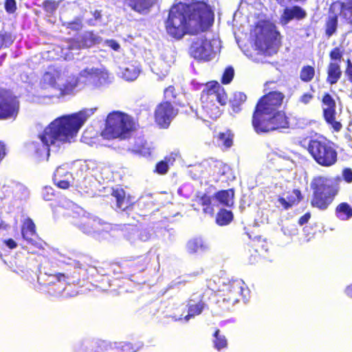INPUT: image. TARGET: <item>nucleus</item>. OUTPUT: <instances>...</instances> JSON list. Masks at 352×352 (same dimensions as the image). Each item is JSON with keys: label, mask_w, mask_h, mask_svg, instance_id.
Segmentation results:
<instances>
[{"label": "nucleus", "mask_w": 352, "mask_h": 352, "mask_svg": "<svg viewBox=\"0 0 352 352\" xmlns=\"http://www.w3.org/2000/svg\"><path fill=\"white\" fill-rule=\"evenodd\" d=\"M315 74V68L311 65H307L302 67L299 78L303 82H309L314 78Z\"/></svg>", "instance_id": "cd10ccee"}, {"label": "nucleus", "mask_w": 352, "mask_h": 352, "mask_svg": "<svg viewBox=\"0 0 352 352\" xmlns=\"http://www.w3.org/2000/svg\"><path fill=\"white\" fill-rule=\"evenodd\" d=\"M275 83H276V82L274 80L267 81L265 83V87L266 89H270L273 88L272 87H270V85L275 84Z\"/></svg>", "instance_id": "052dcab7"}, {"label": "nucleus", "mask_w": 352, "mask_h": 352, "mask_svg": "<svg viewBox=\"0 0 352 352\" xmlns=\"http://www.w3.org/2000/svg\"><path fill=\"white\" fill-rule=\"evenodd\" d=\"M219 165L220 168H222L223 169L228 168L227 166L223 163H219Z\"/></svg>", "instance_id": "69168bd1"}, {"label": "nucleus", "mask_w": 352, "mask_h": 352, "mask_svg": "<svg viewBox=\"0 0 352 352\" xmlns=\"http://www.w3.org/2000/svg\"><path fill=\"white\" fill-rule=\"evenodd\" d=\"M274 38L276 39L277 36H280V33L277 30L274 31Z\"/></svg>", "instance_id": "0e129e2a"}, {"label": "nucleus", "mask_w": 352, "mask_h": 352, "mask_svg": "<svg viewBox=\"0 0 352 352\" xmlns=\"http://www.w3.org/2000/svg\"><path fill=\"white\" fill-rule=\"evenodd\" d=\"M343 56V50L340 47H333L329 52V58L333 63L340 64Z\"/></svg>", "instance_id": "72a5a7b5"}, {"label": "nucleus", "mask_w": 352, "mask_h": 352, "mask_svg": "<svg viewBox=\"0 0 352 352\" xmlns=\"http://www.w3.org/2000/svg\"><path fill=\"white\" fill-rule=\"evenodd\" d=\"M218 139L226 148H230L233 143V135L230 131L220 132Z\"/></svg>", "instance_id": "2f4dec72"}, {"label": "nucleus", "mask_w": 352, "mask_h": 352, "mask_svg": "<svg viewBox=\"0 0 352 352\" xmlns=\"http://www.w3.org/2000/svg\"><path fill=\"white\" fill-rule=\"evenodd\" d=\"M76 272H74L73 275H71L68 273L63 274V273H56L54 276H56L58 281H64L67 283L68 284L71 283H76L79 284L80 282V280L79 277H76L75 276Z\"/></svg>", "instance_id": "c756f323"}, {"label": "nucleus", "mask_w": 352, "mask_h": 352, "mask_svg": "<svg viewBox=\"0 0 352 352\" xmlns=\"http://www.w3.org/2000/svg\"><path fill=\"white\" fill-rule=\"evenodd\" d=\"M213 336L214 337V340H213L214 346L217 350L220 351L228 346L227 339L225 336L220 335V330L219 329L214 331Z\"/></svg>", "instance_id": "c85d7f7f"}, {"label": "nucleus", "mask_w": 352, "mask_h": 352, "mask_svg": "<svg viewBox=\"0 0 352 352\" xmlns=\"http://www.w3.org/2000/svg\"><path fill=\"white\" fill-rule=\"evenodd\" d=\"M42 197L46 201H52L56 197L54 189L50 186H45L42 190Z\"/></svg>", "instance_id": "c9c22d12"}, {"label": "nucleus", "mask_w": 352, "mask_h": 352, "mask_svg": "<svg viewBox=\"0 0 352 352\" xmlns=\"http://www.w3.org/2000/svg\"><path fill=\"white\" fill-rule=\"evenodd\" d=\"M336 214L341 220H349L352 217V208L346 202L338 204L335 210Z\"/></svg>", "instance_id": "5701e85b"}, {"label": "nucleus", "mask_w": 352, "mask_h": 352, "mask_svg": "<svg viewBox=\"0 0 352 352\" xmlns=\"http://www.w3.org/2000/svg\"><path fill=\"white\" fill-rule=\"evenodd\" d=\"M307 150L316 163L322 167H331L338 162L334 144L326 138L311 139Z\"/></svg>", "instance_id": "0eeeda50"}, {"label": "nucleus", "mask_w": 352, "mask_h": 352, "mask_svg": "<svg viewBox=\"0 0 352 352\" xmlns=\"http://www.w3.org/2000/svg\"><path fill=\"white\" fill-rule=\"evenodd\" d=\"M85 120L86 118L81 111L58 118L39 135L42 144L31 141L26 144V149L37 156H41L43 152H47L49 155L51 145L56 142H69L76 135Z\"/></svg>", "instance_id": "7ed1b4c3"}, {"label": "nucleus", "mask_w": 352, "mask_h": 352, "mask_svg": "<svg viewBox=\"0 0 352 352\" xmlns=\"http://www.w3.org/2000/svg\"><path fill=\"white\" fill-rule=\"evenodd\" d=\"M213 22L214 12L206 3L179 2L169 10L164 25L171 38L180 40L186 34L195 35L207 31Z\"/></svg>", "instance_id": "f257e3e1"}, {"label": "nucleus", "mask_w": 352, "mask_h": 352, "mask_svg": "<svg viewBox=\"0 0 352 352\" xmlns=\"http://www.w3.org/2000/svg\"><path fill=\"white\" fill-rule=\"evenodd\" d=\"M284 99L283 92L271 91L258 100L252 116V125L257 134L289 128V118L285 111L280 110Z\"/></svg>", "instance_id": "f03ea898"}, {"label": "nucleus", "mask_w": 352, "mask_h": 352, "mask_svg": "<svg viewBox=\"0 0 352 352\" xmlns=\"http://www.w3.org/2000/svg\"><path fill=\"white\" fill-rule=\"evenodd\" d=\"M58 3L54 1L46 0L43 3V8L47 12L52 14L56 10Z\"/></svg>", "instance_id": "58836bf2"}, {"label": "nucleus", "mask_w": 352, "mask_h": 352, "mask_svg": "<svg viewBox=\"0 0 352 352\" xmlns=\"http://www.w3.org/2000/svg\"><path fill=\"white\" fill-rule=\"evenodd\" d=\"M67 27L71 30H76L80 28V24L75 21H72L67 23Z\"/></svg>", "instance_id": "5fc2aeb1"}, {"label": "nucleus", "mask_w": 352, "mask_h": 352, "mask_svg": "<svg viewBox=\"0 0 352 352\" xmlns=\"http://www.w3.org/2000/svg\"><path fill=\"white\" fill-rule=\"evenodd\" d=\"M6 11L9 14H13L16 10V3L15 0H6L4 3Z\"/></svg>", "instance_id": "a19ab883"}, {"label": "nucleus", "mask_w": 352, "mask_h": 352, "mask_svg": "<svg viewBox=\"0 0 352 352\" xmlns=\"http://www.w3.org/2000/svg\"><path fill=\"white\" fill-rule=\"evenodd\" d=\"M322 117L326 124L333 132H340L342 124L336 118V102L329 92H324L321 98Z\"/></svg>", "instance_id": "9d476101"}, {"label": "nucleus", "mask_w": 352, "mask_h": 352, "mask_svg": "<svg viewBox=\"0 0 352 352\" xmlns=\"http://www.w3.org/2000/svg\"><path fill=\"white\" fill-rule=\"evenodd\" d=\"M3 243L8 247L10 249H14L16 248L17 244L12 239H8L3 241Z\"/></svg>", "instance_id": "864d4df0"}, {"label": "nucleus", "mask_w": 352, "mask_h": 352, "mask_svg": "<svg viewBox=\"0 0 352 352\" xmlns=\"http://www.w3.org/2000/svg\"><path fill=\"white\" fill-rule=\"evenodd\" d=\"M247 288L243 282L234 280L229 284L223 294V301L234 304L240 300V298H245Z\"/></svg>", "instance_id": "ddd939ff"}, {"label": "nucleus", "mask_w": 352, "mask_h": 352, "mask_svg": "<svg viewBox=\"0 0 352 352\" xmlns=\"http://www.w3.org/2000/svg\"><path fill=\"white\" fill-rule=\"evenodd\" d=\"M135 350L132 344L124 343L122 345L116 348L115 352H135Z\"/></svg>", "instance_id": "37998d69"}, {"label": "nucleus", "mask_w": 352, "mask_h": 352, "mask_svg": "<svg viewBox=\"0 0 352 352\" xmlns=\"http://www.w3.org/2000/svg\"><path fill=\"white\" fill-rule=\"evenodd\" d=\"M314 99V95L311 93L302 94L298 99V102L303 104H308Z\"/></svg>", "instance_id": "c03bdc74"}, {"label": "nucleus", "mask_w": 352, "mask_h": 352, "mask_svg": "<svg viewBox=\"0 0 352 352\" xmlns=\"http://www.w3.org/2000/svg\"><path fill=\"white\" fill-rule=\"evenodd\" d=\"M77 38H69L68 42L69 43V50H78L79 48H77L74 46L77 45Z\"/></svg>", "instance_id": "4d7b16f0"}, {"label": "nucleus", "mask_w": 352, "mask_h": 352, "mask_svg": "<svg viewBox=\"0 0 352 352\" xmlns=\"http://www.w3.org/2000/svg\"><path fill=\"white\" fill-rule=\"evenodd\" d=\"M129 72V68H126L124 72V76L127 80H133L138 76V73L135 71H133V72L131 74H130Z\"/></svg>", "instance_id": "de8ad7c7"}, {"label": "nucleus", "mask_w": 352, "mask_h": 352, "mask_svg": "<svg viewBox=\"0 0 352 352\" xmlns=\"http://www.w3.org/2000/svg\"><path fill=\"white\" fill-rule=\"evenodd\" d=\"M234 76V70L232 66L227 67L221 78V82L223 85H228L230 83Z\"/></svg>", "instance_id": "473e14b6"}, {"label": "nucleus", "mask_w": 352, "mask_h": 352, "mask_svg": "<svg viewBox=\"0 0 352 352\" xmlns=\"http://www.w3.org/2000/svg\"><path fill=\"white\" fill-rule=\"evenodd\" d=\"M338 25V16L336 14H329L325 21V35L329 38L334 34Z\"/></svg>", "instance_id": "4be33fe9"}, {"label": "nucleus", "mask_w": 352, "mask_h": 352, "mask_svg": "<svg viewBox=\"0 0 352 352\" xmlns=\"http://www.w3.org/2000/svg\"><path fill=\"white\" fill-rule=\"evenodd\" d=\"M256 44L258 47L263 51H267L270 47V44L267 36H264L263 41L260 38H257L256 40Z\"/></svg>", "instance_id": "ea45409f"}, {"label": "nucleus", "mask_w": 352, "mask_h": 352, "mask_svg": "<svg viewBox=\"0 0 352 352\" xmlns=\"http://www.w3.org/2000/svg\"><path fill=\"white\" fill-rule=\"evenodd\" d=\"M179 110L168 100L160 102L154 111V120L160 129H168Z\"/></svg>", "instance_id": "9b49d317"}, {"label": "nucleus", "mask_w": 352, "mask_h": 352, "mask_svg": "<svg viewBox=\"0 0 352 352\" xmlns=\"http://www.w3.org/2000/svg\"><path fill=\"white\" fill-rule=\"evenodd\" d=\"M186 248L190 254H195L204 249L201 241L197 239L190 240L187 243Z\"/></svg>", "instance_id": "7c9ffc66"}, {"label": "nucleus", "mask_w": 352, "mask_h": 352, "mask_svg": "<svg viewBox=\"0 0 352 352\" xmlns=\"http://www.w3.org/2000/svg\"><path fill=\"white\" fill-rule=\"evenodd\" d=\"M341 8L342 10H346L352 13V0H345L344 2L342 3Z\"/></svg>", "instance_id": "3c124183"}, {"label": "nucleus", "mask_w": 352, "mask_h": 352, "mask_svg": "<svg viewBox=\"0 0 352 352\" xmlns=\"http://www.w3.org/2000/svg\"><path fill=\"white\" fill-rule=\"evenodd\" d=\"M93 15L96 19H100L101 17L100 11L95 10Z\"/></svg>", "instance_id": "680f3d73"}, {"label": "nucleus", "mask_w": 352, "mask_h": 352, "mask_svg": "<svg viewBox=\"0 0 352 352\" xmlns=\"http://www.w3.org/2000/svg\"><path fill=\"white\" fill-rule=\"evenodd\" d=\"M21 234L23 238L28 244L38 248V250L44 249V243L43 241H36L38 238L36 234V226L31 219H27L21 227Z\"/></svg>", "instance_id": "4468645a"}, {"label": "nucleus", "mask_w": 352, "mask_h": 352, "mask_svg": "<svg viewBox=\"0 0 352 352\" xmlns=\"http://www.w3.org/2000/svg\"><path fill=\"white\" fill-rule=\"evenodd\" d=\"M250 245L253 251L256 252L259 256L267 252L270 248V243L266 239L262 238L261 236H256L252 239Z\"/></svg>", "instance_id": "aec40b11"}, {"label": "nucleus", "mask_w": 352, "mask_h": 352, "mask_svg": "<svg viewBox=\"0 0 352 352\" xmlns=\"http://www.w3.org/2000/svg\"><path fill=\"white\" fill-rule=\"evenodd\" d=\"M6 155V146L5 144L0 142V162L3 160V158Z\"/></svg>", "instance_id": "13d9d810"}, {"label": "nucleus", "mask_w": 352, "mask_h": 352, "mask_svg": "<svg viewBox=\"0 0 352 352\" xmlns=\"http://www.w3.org/2000/svg\"><path fill=\"white\" fill-rule=\"evenodd\" d=\"M138 259L139 261L137 262L136 264L141 263V265L139 266V270L143 271L146 267V265H148L147 258L146 256H139L138 258Z\"/></svg>", "instance_id": "09e8293b"}, {"label": "nucleus", "mask_w": 352, "mask_h": 352, "mask_svg": "<svg viewBox=\"0 0 352 352\" xmlns=\"http://www.w3.org/2000/svg\"><path fill=\"white\" fill-rule=\"evenodd\" d=\"M9 38V36L6 33L0 32V50L4 47H7V40Z\"/></svg>", "instance_id": "8fccbe9b"}, {"label": "nucleus", "mask_w": 352, "mask_h": 352, "mask_svg": "<svg viewBox=\"0 0 352 352\" xmlns=\"http://www.w3.org/2000/svg\"><path fill=\"white\" fill-rule=\"evenodd\" d=\"M306 16L307 12L304 9L298 6H294L284 9L280 20L282 24L286 25L293 19L302 20Z\"/></svg>", "instance_id": "dca6fc26"}, {"label": "nucleus", "mask_w": 352, "mask_h": 352, "mask_svg": "<svg viewBox=\"0 0 352 352\" xmlns=\"http://www.w3.org/2000/svg\"><path fill=\"white\" fill-rule=\"evenodd\" d=\"M112 266L113 267L114 271L116 270L117 267H121L123 270V271H122L123 273L128 272L126 270V268L128 266L127 265L123 266V264L121 263L120 262H115L113 263Z\"/></svg>", "instance_id": "6e6d98bb"}, {"label": "nucleus", "mask_w": 352, "mask_h": 352, "mask_svg": "<svg viewBox=\"0 0 352 352\" xmlns=\"http://www.w3.org/2000/svg\"><path fill=\"white\" fill-rule=\"evenodd\" d=\"M177 96L175 87L170 85L164 90V98L165 100L170 101L171 98H175Z\"/></svg>", "instance_id": "4c0bfd02"}, {"label": "nucleus", "mask_w": 352, "mask_h": 352, "mask_svg": "<svg viewBox=\"0 0 352 352\" xmlns=\"http://www.w3.org/2000/svg\"><path fill=\"white\" fill-rule=\"evenodd\" d=\"M111 195L114 199V210L118 212L129 213L134 208L135 201L122 188H113Z\"/></svg>", "instance_id": "f8f14e48"}, {"label": "nucleus", "mask_w": 352, "mask_h": 352, "mask_svg": "<svg viewBox=\"0 0 352 352\" xmlns=\"http://www.w3.org/2000/svg\"><path fill=\"white\" fill-rule=\"evenodd\" d=\"M20 110V101L14 93L0 87V120H15Z\"/></svg>", "instance_id": "1a4fd4ad"}, {"label": "nucleus", "mask_w": 352, "mask_h": 352, "mask_svg": "<svg viewBox=\"0 0 352 352\" xmlns=\"http://www.w3.org/2000/svg\"><path fill=\"white\" fill-rule=\"evenodd\" d=\"M219 51L216 41L199 36L192 40L188 48L190 57L199 62H208L214 59Z\"/></svg>", "instance_id": "6e6552de"}, {"label": "nucleus", "mask_w": 352, "mask_h": 352, "mask_svg": "<svg viewBox=\"0 0 352 352\" xmlns=\"http://www.w3.org/2000/svg\"><path fill=\"white\" fill-rule=\"evenodd\" d=\"M154 0H122L124 10L129 9L139 14L148 12L153 5Z\"/></svg>", "instance_id": "2eb2a0df"}, {"label": "nucleus", "mask_w": 352, "mask_h": 352, "mask_svg": "<svg viewBox=\"0 0 352 352\" xmlns=\"http://www.w3.org/2000/svg\"><path fill=\"white\" fill-rule=\"evenodd\" d=\"M340 182L341 178L339 176L333 178L322 175L314 177L310 184L312 190L311 206L320 210H327L338 194Z\"/></svg>", "instance_id": "20e7f679"}, {"label": "nucleus", "mask_w": 352, "mask_h": 352, "mask_svg": "<svg viewBox=\"0 0 352 352\" xmlns=\"http://www.w3.org/2000/svg\"><path fill=\"white\" fill-rule=\"evenodd\" d=\"M168 163L162 160L157 163L154 171L160 175H165L168 171Z\"/></svg>", "instance_id": "e433bc0d"}, {"label": "nucleus", "mask_w": 352, "mask_h": 352, "mask_svg": "<svg viewBox=\"0 0 352 352\" xmlns=\"http://www.w3.org/2000/svg\"><path fill=\"white\" fill-rule=\"evenodd\" d=\"M80 76L84 78L94 77L98 79L100 84L110 82L109 74L106 69L98 68H85L80 73Z\"/></svg>", "instance_id": "f3484780"}, {"label": "nucleus", "mask_w": 352, "mask_h": 352, "mask_svg": "<svg viewBox=\"0 0 352 352\" xmlns=\"http://www.w3.org/2000/svg\"><path fill=\"white\" fill-rule=\"evenodd\" d=\"M77 48H87L89 47L92 44V40L87 36L82 35L77 37Z\"/></svg>", "instance_id": "f704fd0d"}, {"label": "nucleus", "mask_w": 352, "mask_h": 352, "mask_svg": "<svg viewBox=\"0 0 352 352\" xmlns=\"http://www.w3.org/2000/svg\"><path fill=\"white\" fill-rule=\"evenodd\" d=\"M342 177L347 183L352 182V170L349 168H345L342 170Z\"/></svg>", "instance_id": "49530a36"}, {"label": "nucleus", "mask_w": 352, "mask_h": 352, "mask_svg": "<svg viewBox=\"0 0 352 352\" xmlns=\"http://www.w3.org/2000/svg\"><path fill=\"white\" fill-rule=\"evenodd\" d=\"M138 126V122L131 116L120 111H113L107 116L103 135L109 140H125L131 136Z\"/></svg>", "instance_id": "39448f33"}, {"label": "nucleus", "mask_w": 352, "mask_h": 352, "mask_svg": "<svg viewBox=\"0 0 352 352\" xmlns=\"http://www.w3.org/2000/svg\"><path fill=\"white\" fill-rule=\"evenodd\" d=\"M326 72V82L330 85L336 84L342 74L340 64L332 61L328 64Z\"/></svg>", "instance_id": "a211bd4d"}, {"label": "nucleus", "mask_w": 352, "mask_h": 352, "mask_svg": "<svg viewBox=\"0 0 352 352\" xmlns=\"http://www.w3.org/2000/svg\"><path fill=\"white\" fill-rule=\"evenodd\" d=\"M345 293L349 297L352 298V283L346 287Z\"/></svg>", "instance_id": "bf43d9fd"}, {"label": "nucleus", "mask_w": 352, "mask_h": 352, "mask_svg": "<svg viewBox=\"0 0 352 352\" xmlns=\"http://www.w3.org/2000/svg\"><path fill=\"white\" fill-rule=\"evenodd\" d=\"M348 19H349L348 23H349L351 25V26L352 27V17H351V16H349V18H348Z\"/></svg>", "instance_id": "338daca9"}, {"label": "nucleus", "mask_w": 352, "mask_h": 352, "mask_svg": "<svg viewBox=\"0 0 352 352\" xmlns=\"http://www.w3.org/2000/svg\"><path fill=\"white\" fill-rule=\"evenodd\" d=\"M302 199L301 192L298 189H293L288 192L287 198L279 197L278 202L285 210H287L292 206L297 205Z\"/></svg>", "instance_id": "6ab92c4d"}, {"label": "nucleus", "mask_w": 352, "mask_h": 352, "mask_svg": "<svg viewBox=\"0 0 352 352\" xmlns=\"http://www.w3.org/2000/svg\"><path fill=\"white\" fill-rule=\"evenodd\" d=\"M247 96L243 92H235L230 100V107L234 113L241 111V106L246 101Z\"/></svg>", "instance_id": "b1692460"}, {"label": "nucleus", "mask_w": 352, "mask_h": 352, "mask_svg": "<svg viewBox=\"0 0 352 352\" xmlns=\"http://www.w3.org/2000/svg\"><path fill=\"white\" fill-rule=\"evenodd\" d=\"M54 184L60 188L62 189H68L70 186V183L69 181L65 179H58L56 176L55 175L54 177Z\"/></svg>", "instance_id": "79ce46f5"}, {"label": "nucleus", "mask_w": 352, "mask_h": 352, "mask_svg": "<svg viewBox=\"0 0 352 352\" xmlns=\"http://www.w3.org/2000/svg\"><path fill=\"white\" fill-rule=\"evenodd\" d=\"M111 47H112V49H113L114 50L117 51L120 48V45L118 43H116V42H113V43L111 45Z\"/></svg>", "instance_id": "e2e57ef3"}, {"label": "nucleus", "mask_w": 352, "mask_h": 352, "mask_svg": "<svg viewBox=\"0 0 352 352\" xmlns=\"http://www.w3.org/2000/svg\"><path fill=\"white\" fill-rule=\"evenodd\" d=\"M192 299H190L187 305L188 314L185 316L186 320L195 316L199 315L204 309V303L201 299L196 303H192Z\"/></svg>", "instance_id": "393cba45"}, {"label": "nucleus", "mask_w": 352, "mask_h": 352, "mask_svg": "<svg viewBox=\"0 0 352 352\" xmlns=\"http://www.w3.org/2000/svg\"><path fill=\"white\" fill-rule=\"evenodd\" d=\"M234 191L232 188L217 192L214 197L222 205L230 206L233 204Z\"/></svg>", "instance_id": "412c9836"}, {"label": "nucleus", "mask_w": 352, "mask_h": 352, "mask_svg": "<svg viewBox=\"0 0 352 352\" xmlns=\"http://www.w3.org/2000/svg\"><path fill=\"white\" fill-rule=\"evenodd\" d=\"M344 74L347 77L348 80L352 83V63L349 59L346 61Z\"/></svg>", "instance_id": "a18cd8bd"}, {"label": "nucleus", "mask_w": 352, "mask_h": 352, "mask_svg": "<svg viewBox=\"0 0 352 352\" xmlns=\"http://www.w3.org/2000/svg\"><path fill=\"white\" fill-rule=\"evenodd\" d=\"M233 220V213L226 209H221L217 213L216 223L221 226L228 225Z\"/></svg>", "instance_id": "a878e982"}, {"label": "nucleus", "mask_w": 352, "mask_h": 352, "mask_svg": "<svg viewBox=\"0 0 352 352\" xmlns=\"http://www.w3.org/2000/svg\"><path fill=\"white\" fill-rule=\"evenodd\" d=\"M198 199L199 204L203 206V212L205 214H209L212 216L214 214V208L212 206V197L204 193L198 197Z\"/></svg>", "instance_id": "bb28decb"}, {"label": "nucleus", "mask_w": 352, "mask_h": 352, "mask_svg": "<svg viewBox=\"0 0 352 352\" xmlns=\"http://www.w3.org/2000/svg\"><path fill=\"white\" fill-rule=\"evenodd\" d=\"M200 100L206 117L216 120L221 115V110L217 104V102L221 106L226 105L228 96L219 83L213 80L206 84V87L201 91Z\"/></svg>", "instance_id": "423d86ee"}, {"label": "nucleus", "mask_w": 352, "mask_h": 352, "mask_svg": "<svg viewBox=\"0 0 352 352\" xmlns=\"http://www.w3.org/2000/svg\"><path fill=\"white\" fill-rule=\"evenodd\" d=\"M2 228H3V226H2V223L0 222V230H1V229H2Z\"/></svg>", "instance_id": "774afa93"}, {"label": "nucleus", "mask_w": 352, "mask_h": 352, "mask_svg": "<svg viewBox=\"0 0 352 352\" xmlns=\"http://www.w3.org/2000/svg\"><path fill=\"white\" fill-rule=\"evenodd\" d=\"M311 217V214L309 212H307L305 214H303L302 217H300L298 219V223L300 226L304 225L305 223H307Z\"/></svg>", "instance_id": "603ef678"}]
</instances>
